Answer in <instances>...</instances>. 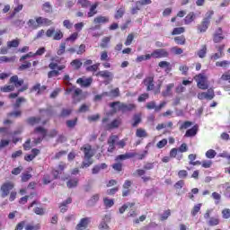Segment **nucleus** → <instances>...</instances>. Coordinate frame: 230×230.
I'll return each instance as SVG.
<instances>
[{"label":"nucleus","mask_w":230,"mask_h":230,"mask_svg":"<svg viewBox=\"0 0 230 230\" xmlns=\"http://www.w3.org/2000/svg\"><path fill=\"white\" fill-rule=\"evenodd\" d=\"M195 21V13L190 12L184 19L185 24H191Z\"/></svg>","instance_id":"obj_28"},{"label":"nucleus","mask_w":230,"mask_h":230,"mask_svg":"<svg viewBox=\"0 0 230 230\" xmlns=\"http://www.w3.org/2000/svg\"><path fill=\"white\" fill-rule=\"evenodd\" d=\"M15 89V86L13 84L5 85L1 88L2 93H11V91H13Z\"/></svg>","instance_id":"obj_50"},{"label":"nucleus","mask_w":230,"mask_h":230,"mask_svg":"<svg viewBox=\"0 0 230 230\" xmlns=\"http://www.w3.org/2000/svg\"><path fill=\"white\" fill-rule=\"evenodd\" d=\"M19 44H21L20 40H13L7 42V48H19Z\"/></svg>","instance_id":"obj_34"},{"label":"nucleus","mask_w":230,"mask_h":230,"mask_svg":"<svg viewBox=\"0 0 230 230\" xmlns=\"http://www.w3.org/2000/svg\"><path fill=\"white\" fill-rule=\"evenodd\" d=\"M97 75L102 76V78H111L112 80V73L107 70L98 72Z\"/></svg>","instance_id":"obj_29"},{"label":"nucleus","mask_w":230,"mask_h":230,"mask_svg":"<svg viewBox=\"0 0 230 230\" xmlns=\"http://www.w3.org/2000/svg\"><path fill=\"white\" fill-rule=\"evenodd\" d=\"M39 154H40V150L34 148L31 150V155H25L24 159L25 161H33L36 155H38Z\"/></svg>","instance_id":"obj_20"},{"label":"nucleus","mask_w":230,"mask_h":230,"mask_svg":"<svg viewBox=\"0 0 230 230\" xmlns=\"http://www.w3.org/2000/svg\"><path fill=\"white\" fill-rule=\"evenodd\" d=\"M224 57V52H217L213 54L210 58L211 60H218V58H222Z\"/></svg>","instance_id":"obj_61"},{"label":"nucleus","mask_w":230,"mask_h":230,"mask_svg":"<svg viewBox=\"0 0 230 230\" xmlns=\"http://www.w3.org/2000/svg\"><path fill=\"white\" fill-rule=\"evenodd\" d=\"M169 55L166 49H157L150 54L151 58H166Z\"/></svg>","instance_id":"obj_7"},{"label":"nucleus","mask_w":230,"mask_h":230,"mask_svg":"<svg viewBox=\"0 0 230 230\" xmlns=\"http://www.w3.org/2000/svg\"><path fill=\"white\" fill-rule=\"evenodd\" d=\"M174 41L180 46H184V44H186V38H184V36H178L174 38Z\"/></svg>","instance_id":"obj_36"},{"label":"nucleus","mask_w":230,"mask_h":230,"mask_svg":"<svg viewBox=\"0 0 230 230\" xmlns=\"http://www.w3.org/2000/svg\"><path fill=\"white\" fill-rule=\"evenodd\" d=\"M137 137H147L148 134H146V131L143 128H137L136 132Z\"/></svg>","instance_id":"obj_38"},{"label":"nucleus","mask_w":230,"mask_h":230,"mask_svg":"<svg viewBox=\"0 0 230 230\" xmlns=\"http://www.w3.org/2000/svg\"><path fill=\"white\" fill-rule=\"evenodd\" d=\"M70 66L74 67V69H80L83 66L82 60L80 59H74L71 63Z\"/></svg>","instance_id":"obj_31"},{"label":"nucleus","mask_w":230,"mask_h":230,"mask_svg":"<svg viewBox=\"0 0 230 230\" xmlns=\"http://www.w3.org/2000/svg\"><path fill=\"white\" fill-rule=\"evenodd\" d=\"M96 8H98V3H95L91 5L90 11L87 13L88 17H94V15L98 13V11H96Z\"/></svg>","instance_id":"obj_24"},{"label":"nucleus","mask_w":230,"mask_h":230,"mask_svg":"<svg viewBox=\"0 0 230 230\" xmlns=\"http://www.w3.org/2000/svg\"><path fill=\"white\" fill-rule=\"evenodd\" d=\"M199 100H213L215 98V92L213 89H208L207 92H203L198 94Z\"/></svg>","instance_id":"obj_9"},{"label":"nucleus","mask_w":230,"mask_h":230,"mask_svg":"<svg viewBox=\"0 0 230 230\" xmlns=\"http://www.w3.org/2000/svg\"><path fill=\"white\" fill-rule=\"evenodd\" d=\"M222 217L227 220L230 218V209L229 208H225L222 210Z\"/></svg>","instance_id":"obj_56"},{"label":"nucleus","mask_w":230,"mask_h":230,"mask_svg":"<svg viewBox=\"0 0 230 230\" xmlns=\"http://www.w3.org/2000/svg\"><path fill=\"white\" fill-rule=\"evenodd\" d=\"M81 150L84 152V161L83 162L82 168H89L91 164H93V161H91V157L94 155V150L91 148V146L85 145Z\"/></svg>","instance_id":"obj_2"},{"label":"nucleus","mask_w":230,"mask_h":230,"mask_svg":"<svg viewBox=\"0 0 230 230\" xmlns=\"http://www.w3.org/2000/svg\"><path fill=\"white\" fill-rule=\"evenodd\" d=\"M103 202L106 208H112V206H114V199H112L104 198Z\"/></svg>","instance_id":"obj_43"},{"label":"nucleus","mask_w":230,"mask_h":230,"mask_svg":"<svg viewBox=\"0 0 230 230\" xmlns=\"http://www.w3.org/2000/svg\"><path fill=\"white\" fill-rule=\"evenodd\" d=\"M220 224V220L217 217H210L208 220V226H215Z\"/></svg>","instance_id":"obj_45"},{"label":"nucleus","mask_w":230,"mask_h":230,"mask_svg":"<svg viewBox=\"0 0 230 230\" xmlns=\"http://www.w3.org/2000/svg\"><path fill=\"white\" fill-rule=\"evenodd\" d=\"M13 190V183L12 182H6L4 183L1 187V191H2V197L4 199V197H8L10 194V191Z\"/></svg>","instance_id":"obj_10"},{"label":"nucleus","mask_w":230,"mask_h":230,"mask_svg":"<svg viewBox=\"0 0 230 230\" xmlns=\"http://www.w3.org/2000/svg\"><path fill=\"white\" fill-rule=\"evenodd\" d=\"M98 200H100V195L95 194V195H93V196L90 199V200L88 201V203H89L91 206H93V205L96 204V202H97Z\"/></svg>","instance_id":"obj_52"},{"label":"nucleus","mask_w":230,"mask_h":230,"mask_svg":"<svg viewBox=\"0 0 230 230\" xmlns=\"http://www.w3.org/2000/svg\"><path fill=\"white\" fill-rule=\"evenodd\" d=\"M34 213L36 215H40V216H42L46 213V210L43 208H40V207H36L34 208Z\"/></svg>","instance_id":"obj_57"},{"label":"nucleus","mask_w":230,"mask_h":230,"mask_svg":"<svg viewBox=\"0 0 230 230\" xmlns=\"http://www.w3.org/2000/svg\"><path fill=\"white\" fill-rule=\"evenodd\" d=\"M76 84H79L81 87H89L91 84H93V78L88 77V78H78L76 81Z\"/></svg>","instance_id":"obj_15"},{"label":"nucleus","mask_w":230,"mask_h":230,"mask_svg":"<svg viewBox=\"0 0 230 230\" xmlns=\"http://www.w3.org/2000/svg\"><path fill=\"white\" fill-rule=\"evenodd\" d=\"M21 0H14V4H18L15 8H14V12L13 13V15H15V13H19V12H21L23 8L22 4H19Z\"/></svg>","instance_id":"obj_35"},{"label":"nucleus","mask_w":230,"mask_h":230,"mask_svg":"<svg viewBox=\"0 0 230 230\" xmlns=\"http://www.w3.org/2000/svg\"><path fill=\"white\" fill-rule=\"evenodd\" d=\"M200 208H202V204H197L194 206L193 209L191 210L192 217H197V213L200 211Z\"/></svg>","instance_id":"obj_46"},{"label":"nucleus","mask_w":230,"mask_h":230,"mask_svg":"<svg viewBox=\"0 0 230 230\" xmlns=\"http://www.w3.org/2000/svg\"><path fill=\"white\" fill-rule=\"evenodd\" d=\"M108 93H109V95H106V96H110L111 98H118V96H119V88H115Z\"/></svg>","instance_id":"obj_39"},{"label":"nucleus","mask_w":230,"mask_h":230,"mask_svg":"<svg viewBox=\"0 0 230 230\" xmlns=\"http://www.w3.org/2000/svg\"><path fill=\"white\" fill-rule=\"evenodd\" d=\"M89 224H91V217H83L80 219L79 223L76 225V230H84L89 227Z\"/></svg>","instance_id":"obj_8"},{"label":"nucleus","mask_w":230,"mask_h":230,"mask_svg":"<svg viewBox=\"0 0 230 230\" xmlns=\"http://www.w3.org/2000/svg\"><path fill=\"white\" fill-rule=\"evenodd\" d=\"M99 229L100 230H110L111 227L109 226V225L107 223H105V221H102L99 225Z\"/></svg>","instance_id":"obj_63"},{"label":"nucleus","mask_w":230,"mask_h":230,"mask_svg":"<svg viewBox=\"0 0 230 230\" xmlns=\"http://www.w3.org/2000/svg\"><path fill=\"white\" fill-rule=\"evenodd\" d=\"M217 155V151L210 149L208 151L206 152V157H208V159H214V157Z\"/></svg>","instance_id":"obj_49"},{"label":"nucleus","mask_w":230,"mask_h":230,"mask_svg":"<svg viewBox=\"0 0 230 230\" xmlns=\"http://www.w3.org/2000/svg\"><path fill=\"white\" fill-rule=\"evenodd\" d=\"M110 107L112 110V112H118V111H122V112H127L128 111H134L136 109V105L134 104H125L119 102H111Z\"/></svg>","instance_id":"obj_1"},{"label":"nucleus","mask_w":230,"mask_h":230,"mask_svg":"<svg viewBox=\"0 0 230 230\" xmlns=\"http://www.w3.org/2000/svg\"><path fill=\"white\" fill-rule=\"evenodd\" d=\"M208 28H209V22L207 19H203L201 23L198 25V30L200 33L208 31Z\"/></svg>","instance_id":"obj_16"},{"label":"nucleus","mask_w":230,"mask_h":230,"mask_svg":"<svg viewBox=\"0 0 230 230\" xmlns=\"http://www.w3.org/2000/svg\"><path fill=\"white\" fill-rule=\"evenodd\" d=\"M197 130H198L197 126H194L192 128L188 129L185 133L186 137H191L192 136H196Z\"/></svg>","instance_id":"obj_32"},{"label":"nucleus","mask_w":230,"mask_h":230,"mask_svg":"<svg viewBox=\"0 0 230 230\" xmlns=\"http://www.w3.org/2000/svg\"><path fill=\"white\" fill-rule=\"evenodd\" d=\"M196 55L199 58H206V55H208V46L202 45L201 48L197 51Z\"/></svg>","instance_id":"obj_19"},{"label":"nucleus","mask_w":230,"mask_h":230,"mask_svg":"<svg viewBox=\"0 0 230 230\" xmlns=\"http://www.w3.org/2000/svg\"><path fill=\"white\" fill-rule=\"evenodd\" d=\"M40 225H27L25 226V230H40Z\"/></svg>","instance_id":"obj_62"},{"label":"nucleus","mask_w":230,"mask_h":230,"mask_svg":"<svg viewBox=\"0 0 230 230\" xmlns=\"http://www.w3.org/2000/svg\"><path fill=\"white\" fill-rule=\"evenodd\" d=\"M224 39H226V36H224L222 28H218L214 33L213 40L216 44H218V42H222Z\"/></svg>","instance_id":"obj_13"},{"label":"nucleus","mask_w":230,"mask_h":230,"mask_svg":"<svg viewBox=\"0 0 230 230\" xmlns=\"http://www.w3.org/2000/svg\"><path fill=\"white\" fill-rule=\"evenodd\" d=\"M27 26H28L29 30H39V25H38L37 20H35V18L30 19L27 22Z\"/></svg>","instance_id":"obj_22"},{"label":"nucleus","mask_w":230,"mask_h":230,"mask_svg":"<svg viewBox=\"0 0 230 230\" xmlns=\"http://www.w3.org/2000/svg\"><path fill=\"white\" fill-rule=\"evenodd\" d=\"M184 27L174 28L172 31V35H181V33H184Z\"/></svg>","instance_id":"obj_53"},{"label":"nucleus","mask_w":230,"mask_h":230,"mask_svg":"<svg viewBox=\"0 0 230 230\" xmlns=\"http://www.w3.org/2000/svg\"><path fill=\"white\" fill-rule=\"evenodd\" d=\"M93 22L95 24H105V22H109V18L105 16H99L94 18Z\"/></svg>","instance_id":"obj_26"},{"label":"nucleus","mask_w":230,"mask_h":230,"mask_svg":"<svg viewBox=\"0 0 230 230\" xmlns=\"http://www.w3.org/2000/svg\"><path fill=\"white\" fill-rule=\"evenodd\" d=\"M71 202H73V200L71 198H68L66 200L61 203V206L59 207L61 213H66V211H67V204H71Z\"/></svg>","instance_id":"obj_25"},{"label":"nucleus","mask_w":230,"mask_h":230,"mask_svg":"<svg viewBox=\"0 0 230 230\" xmlns=\"http://www.w3.org/2000/svg\"><path fill=\"white\" fill-rule=\"evenodd\" d=\"M118 141V136L112 135L111 137H109L108 139V152H114V149L116 148L115 145Z\"/></svg>","instance_id":"obj_14"},{"label":"nucleus","mask_w":230,"mask_h":230,"mask_svg":"<svg viewBox=\"0 0 230 230\" xmlns=\"http://www.w3.org/2000/svg\"><path fill=\"white\" fill-rule=\"evenodd\" d=\"M46 36L49 38L53 37L54 40H61V39H64V32L60 30L55 31V28H50L47 30Z\"/></svg>","instance_id":"obj_4"},{"label":"nucleus","mask_w":230,"mask_h":230,"mask_svg":"<svg viewBox=\"0 0 230 230\" xmlns=\"http://www.w3.org/2000/svg\"><path fill=\"white\" fill-rule=\"evenodd\" d=\"M57 53L59 56L64 55L66 53V43L64 42L60 43Z\"/></svg>","instance_id":"obj_47"},{"label":"nucleus","mask_w":230,"mask_h":230,"mask_svg":"<svg viewBox=\"0 0 230 230\" xmlns=\"http://www.w3.org/2000/svg\"><path fill=\"white\" fill-rule=\"evenodd\" d=\"M35 21L38 22V28H40L41 26H51L52 24L51 20L42 16H36Z\"/></svg>","instance_id":"obj_12"},{"label":"nucleus","mask_w":230,"mask_h":230,"mask_svg":"<svg viewBox=\"0 0 230 230\" xmlns=\"http://www.w3.org/2000/svg\"><path fill=\"white\" fill-rule=\"evenodd\" d=\"M144 85H146L147 91L154 90V76H148L144 80Z\"/></svg>","instance_id":"obj_17"},{"label":"nucleus","mask_w":230,"mask_h":230,"mask_svg":"<svg viewBox=\"0 0 230 230\" xmlns=\"http://www.w3.org/2000/svg\"><path fill=\"white\" fill-rule=\"evenodd\" d=\"M10 83L14 84L15 87H21V85L24 84V81L22 79L19 80V77L17 75H13L10 78Z\"/></svg>","instance_id":"obj_21"},{"label":"nucleus","mask_w":230,"mask_h":230,"mask_svg":"<svg viewBox=\"0 0 230 230\" xmlns=\"http://www.w3.org/2000/svg\"><path fill=\"white\" fill-rule=\"evenodd\" d=\"M78 39V32H74L66 39V40H69L70 42H75Z\"/></svg>","instance_id":"obj_64"},{"label":"nucleus","mask_w":230,"mask_h":230,"mask_svg":"<svg viewBox=\"0 0 230 230\" xmlns=\"http://www.w3.org/2000/svg\"><path fill=\"white\" fill-rule=\"evenodd\" d=\"M30 125H37L38 123H40V118L31 117L28 119Z\"/></svg>","instance_id":"obj_60"},{"label":"nucleus","mask_w":230,"mask_h":230,"mask_svg":"<svg viewBox=\"0 0 230 230\" xmlns=\"http://www.w3.org/2000/svg\"><path fill=\"white\" fill-rule=\"evenodd\" d=\"M217 67H227L229 66V61L224 60V61H217L216 63Z\"/></svg>","instance_id":"obj_54"},{"label":"nucleus","mask_w":230,"mask_h":230,"mask_svg":"<svg viewBox=\"0 0 230 230\" xmlns=\"http://www.w3.org/2000/svg\"><path fill=\"white\" fill-rule=\"evenodd\" d=\"M35 134H38L40 137L34 140V145H39V143H40V141H42V139L46 137L47 132H46V129H44V128L39 127V128H36Z\"/></svg>","instance_id":"obj_11"},{"label":"nucleus","mask_w":230,"mask_h":230,"mask_svg":"<svg viewBox=\"0 0 230 230\" xmlns=\"http://www.w3.org/2000/svg\"><path fill=\"white\" fill-rule=\"evenodd\" d=\"M132 157H136L135 153H127L125 155H119L117 156V160L125 161L126 159H130Z\"/></svg>","instance_id":"obj_27"},{"label":"nucleus","mask_w":230,"mask_h":230,"mask_svg":"<svg viewBox=\"0 0 230 230\" xmlns=\"http://www.w3.org/2000/svg\"><path fill=\"white\" fill-rule=\"evenodd\" d=\"M66 186L67 188H76V186H78V179L68 181Z\"/></svg>","instance_id":"obj_44"},{"label":"nucleus","mask_w":230,"mask_h":230,"mask_svg":"<svg viewBox=\"0 0 230 230\" xmlns=\"http://www.w3.org/2000/svg\"><path fill=\"white\" fill-rule=\"evenodd\" d=\"M147 4H152V0H138L136 2V6H146Z\"/></svg>","instance_id":"obj_40"},{"label":"nucleus","mask_w":230,"mask_h":230,"mask_svg":"<svg viewBox=\"0 0 230 230\" xmlns=\"http://www.w3.org/2000/svg\"><path fill=\"white\" fill-rule=\"evenodd\" d=\"M108 121H109V118H104L102 119L103 127H105L107 130H112V128H118V127L121 125V119H115L111 123H107Z\"/></svg>","instance_id":"obj_5"},{"label":"nucleus","mask_w":230,"mask_h":230,"mask_svg":"<svg viewBox=\"0 0 230 230\" xmlns=\"http://www.w3.org/2000/svg\"><path fill=\"white\" fill-rule=\"evenodd\" d=\"M151 56L150 54H146V55H141V56H138L137 58H136V62L139 63V62H143L145 60H150Z\"/></svg>","instance_id":"obj_37"},{"label":"nucleus","mask_w":230,"mask_h":230,"mask_svg":"<svg viewBox=\"0 0 230 230\" xmlns=\"http://www.w3.org/2000/svg\"><path fill=\"white\" fill-rule=\"evenodd\" d=\"M15 60V57L8 58L6 56L0 57V62H13Z\"/></svg>","instance_id":"obj_58"},{"label":"nucleus","mask_w":230,"mask_h":230,"mask_svg":"<svg viewBox=\"0 0 230 230\" xmlns=\"http://www.w3.org/2000/svg\"><path fill=\"white\" fill-rule=\"evenodd\" d=\"M84 26H85V23L81 22L75 23L74 25V28H75V31L78 33V31H80L81 30H84Z\"/></svg>","instance_id":"obj_55"},{"label":"nucleus","mask_w":230,"mask_h":230,"mask_svg":"<svg viewBox=\"0 0 230 230\" xmlns=\"http://www.w3.org/2000/svg\"><path fill=\"white\" fill-rule=\"evenodd\" d=\"M63 26L64 28H66V30H71V28H73V22H71L70 20H64Z\"/></svg>","instance_id":"obj_59"},{"label":"nucleus","mask_w":230,"mask_h":230,"mask_svg":"<svg viewBox=\"0 0 230 230\" xmlns=\"http://www.w3.org/2000/svg\"><path fill=\"white\" fill-rule=\"evenodd\" d=\"M140 123H141V114L134 115L132 127H136V126H137Z\"/></svg>","instance_id":"obj_41"},{"label":"nucleus","mask_w":230,"mask_h":230,"mask_svg":"<svg viewBox=\"0 0 230 230\" xmlns=\"http://www.w3.org/2000/svg\"><path fill=\"white\" fill-rule=\"evenodd\" d=\"M46 91V86H40V84H37L32 87V93H37L38 94H42Z\"/></svg>","instance_id":"obj_23"},{"label":"nucleus","mask_w":230,"mask_h":230,"mask_svg":"<svg viewBox=\"0 0 230 230\" xmlns=\"http://www.w3.org/2000/svg\"><path fill=\"white\" fill-rule=\"evenodd\" d=\"M73 91H74L73 98L75 103H78V102L85 98V94L82 93V90L80 88L75 89V86L67 87L66 89L65 94H70V93H73Z\"/></svg>","instance_id":"obj_3"},{"label":"nucleus","mask_w":230,"mask_h":230,"mask_svg":"<svg viewBox=\"0 0 230 230\" xmlns=\"http://www.w3.org/2000/svg\"><path fill=\"white\" fill-rule=\"evenodd\" d=\"M124 13H125V8L124 7L119 8L115 13V19H121Z\"/></svg>","instance_id":"obj_48"},{"label":"nucleus","mask_w":230,"mask_h":230,"mask_svg":"<svg viewBox=\"0 0 230 230\" xmlns=\"http://www.w3.org/2000/svg\"><path fill=\"white\" fill-rule=\"evenodd\" d=\"M175 87L174 84H169L166 85L165 91L163 92V96H170L172 95V89Z\"/></svg>","instance_id":"obj_30"},{"label":"nucleus","mask_w":230,"mask_h":230,"mask_svg":"<svg viewBox=\"0 0 230 230\" xmlns=\"http://www.w3.org/2000/svg\"><path fill=\"white\" fill-rule=\"evenodd\" d=\"M77 4L82 6V8H89L91 2L89 0H78Z\"/></svg>","instance_id":"obj_42"},{"label":"nucleus","mask_w":230,"mask_h":230,"mask_svg":"<svg viewBox=\"0 0 230 230\" xmlns=\"http://www.w3.org/2000/svg\"><path fill=\"white\" fill-rule=\"evenodd\" d=\"M66 168H67V165L64 163H60L58 164V170H55L52 172L54 178L58 179V175H60V173H62V172H64V170H66Z\"/></svg>","instance_id":"obj_18"},{"label":"nucleus","mask_w":230,"mask_h":230,"mask_svg":"<svg viewBox=\"0 0 230 230\" xmlns=\"http://www.w3.org/2000/svg\"><path fill=\"white\" fill-rule=\"evenodd\" d=\"M49 69H58V71H62L63 69H66V65H60L57 63H50L49 65Z\"/></svg>","instance_id":"obj_33"},{"label":"nucleus","mask_w":230,"mask_h":230,"mask_svg":"<svg viewBox=\"0 0 230 230\" xmlns=\"http://www.w3.org/2000/svg\"><path fill=\"white\" fill-rule=\"evenodd\" d=\"M198 84V87L202 90L208 89V78L204 74H199L194 77Z\"/></svg>","instance_id":"obj_6"},{"label":"nucleus","mask_w":230,"mask_h":230,"mask_svg":"<svg viewBox=\"0 0 230 230\" xmlns=\"http://www.w3.org/2000/svg\"><path fill=\"white\" fill-rule=\"evenodd\" d=\"M171 52L173 53L174 55H182V53H184V50H182V49L178 47H172L171 49Z\"/></svg>","instance_id":"obj_51"}]
</instances>
